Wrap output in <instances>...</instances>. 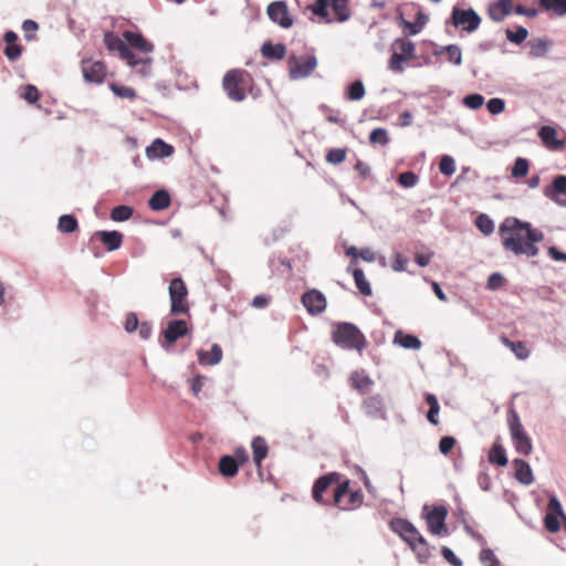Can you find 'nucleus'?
<instances>
[{
	"instance_id": "obj_1",
	"label": "nucleus",
	"mask_w": 566,
	"mask_h": 566,
	"mask_svg": "<svg viewBox=\"0 0 566 566\" xmlns=\"http://www.w3.org/2000/svg\"><path fill=\"white\" fill-rule=\"evenodd\" d=\"M544 240V233L532 227L530 222L515 219L514 226L509 230V235L503 238L502 244L506 251L515 255L536 256L539 249L536 243Z\"/></svg>"
},
{
	"instance_id": "obj_2",
	"label": "nucleus",
	"mask_w": 566,
	"mask_h": 566,
	"mask_svg": "<svg viewBox=\"0 0 566 566\" xmlns=\"http://www.w3.org/2000/svg\"><path fill=\"white\" fill-rule=\"evenodd\" d=\"M348 1L349 0H315V2L307 8L325 23H332L334 21L343 23L352 15Z\"/></svg>"
},
{
	"instance_id": "obj_3",
	"label": "nucleus",
	"mask_w": 566,
	"mask_h": 566,
	"mask_svg": "<svg viewBox=\"0 0 566 566\" xmlns=\"http://www.w3.org/2000/svg\"><path fill=\"white\" fill-rule=\"evenodd\" d=\"M333 342L340 348L346 350H357L361 353L367 340L360 329L353 323H339L332 335Z\"/></svg>"
},
{
	"instance_id": "obj_4",
	"label": "nucleus",
	"mask_w": 566,
	"mask_h": 566,
	"mask_svg": "<svg viewBox=\"0 0 566 566\" xmlns=\"http://www.w3.org/2000/svg\"><path fill=\"white\" fill-rule=\"evenodd\" d=\"M390 52L388 69L394 73H402L407 63L415 57L416 45L408 38H397L390 44Z\"/></svg>"
},
{
	"instance_id": "obj_5",
	"label": "nucleus",
	"mask_w": 566,
	"mask_h": 566,
	"mask_svg": "<svg viewBox=\"0 0 566 566\" xmlns=\"http://www.w3.org/2000/svg\"><path fill=\"white\" fill-rule=\"evenodd\" d=\"M249 73L243 70H230L226 73L222 86L229 97L233 102H242L247 97L245 88L249 84Z\"/></svg>"
},
{
	"instance_id": "obj_6",
	"label": "nucleus",
	"mask_w": 566,
	"mask_h": 566,
	"mask_svg": "<svg viewBox=\"0 0 566 566\" xmlns=\"http://www.w3.org/2000/svg\"><path fill=\"white\" fill-rule=\"evenodd\" d=\"M507 423L515 451L523 455H530L533 451L532 440L514 409H511L507 413Z\"/></svg>"
},
{
	"instance_id": "obj_7",
	"label": "nucleus",
	"mask_w": 566,
	"mask_h": 566,
	"mask_svg": "<svg viewBox=\"0 0 566 566\" xmlns=\"http://www.w3.org/2000/svg\"><path fill=\"white\" fill-rule=\"evenodd\" d=\"M446 23H451L454 28L467 33H473L481 24V17L472 8L461 9L453 7L451 15Z\"/></svg>"
},
{
	"instance_id": "obj_8",
	"label": "nucleus",
	"mask_w": 566,
	"mask_h": 566,
	"mask_svg": "<svg viewBox=\"0 0 566 566\" xmlns=\"http://www.w3.org/2000/svg\"><path fill=\"white\" fill-rule=\"evenodd\" d=\"M333 502L336 506L344 511H350L359 507L363 503V494L360 491L349 489V481L345 480L338 483L334 491Z\"/></svg>"
},
{
	"instance_id": "obj_9",
	"label": "nucleus",
	"mask_w": 566,
	"mask_h": 566,
	"mask_svg": "<svg viewBox=\"0 0 566 566\" xmlns=\"http://www.w3.org/2000/svg\"><path fill=\"white\" fill-rule=\"evenodd\" d=\"M289 75L291 80H301L310 76L317 66V60L313 54H292L287 60Z\"/></svg>"
},
{
	"instance_id": "obj_10",
	"label": "nucleus",
	"mask_w": 566,
	"mask_h": 566,
	"mask_svg": "<svg viewBox=\"0 0 566 566\" xmlns=\"http://www.w3.org/2000/svg\"><path fill=\"white\" fill-rule=\"evenodd\" d=\"M188 289L182 279L171 280L169 284L170 312L174 315L188 314L189 305L187 302Z\"/></svg>"
},
{
	"instance_id": "obj_11",
	"label": "nucleus",
	"mask_w": 566,
	"mask_h": 566,
	"mask_svg": "<svg viewBox=\"0 0 566 566\" xmlns=\"http://www.w3.org/2000/svg\"><path fill=\"white\" fill-rule=\"evenodd\" d=\"M423 513L430 533L438 536H447L449 534L446 526V518L448 515V510L446 506L438 505L432 510H429V507L426 505L423 507Z\"/></svg>"
},
{
	"instance_id": "obj_12",
	"label": "nucleus",
	"mask_w": 566,
	"mask_h": 566,
	"mask_svg": "<svg viewBox=\"0 0 566 566\" xmlns=\"http://www.w3.org/2000/svg\"><path fill=\"white\" fill-rule=\"evenodd\" d=\"M390 528L394 533L398 534L409 546L416 541H420L422 536L417 527L403 518H394L390 522Z\"/></svg>"
},
{
	"instance_id": "obj_13",
	"label": "nucleus",
	"mask_w": 566,
	"mask_h": 566,
	"mask_svg": "<svg viewBox=\"0 0 566 566\" xmlns=\"http://www.w3.org/2000/svg\"><path fill=\"white\" fill-rule=\"evenodd\" d=\"M268 15L270 20L279 24L283 29H289L293 25V19L289 12L287 4L284 1H274L268 7Z\"/></svg>"
},
{
	"instance_id": "obj_14",
	"label": "nucleus",
	"mask_w": 566,
	"mask_h": 566,
	"mask_svg": "<svg viewBox=\"0 0 566 566\" xmlns=\"http://www.w3.org/2000/svg\"><path fill=\"white\" fill-rule=\"evenodd\" d=\"M82 73L85 82L102 84L106 77V66L101 61H82Z\"/></svg>"
},
{
	"instance_id": "obj_15",
	"label": "nucleus",
	"mask_w": 566,
	"mask_h": 566,
	"mask_svg": "<svg viewBox=\"0 0 566 566\" xmlns=\"http://www.w3.org/2000/svg\"><path fill=\"white\" fill-rule=\"evenodd\" d=\"M302 303L311 315H318L326 308L325 295L318 290H310L302 295Z\"/></svg>"
},
{
	"instance_id": "obj_16",
	"label": "nucleus",
	"mask_w": 566,
	"mask_h": 566,
	"mask_svg": "<svg viewBox=\"0 0 566 566\" xmlns=\"http://www.w3.org/2000/svg\"><path fill=\"white\" fill-rule=\"evenodd\" d=\"M339 473L337 472H331L326 475H323L321 478H318L314 485H313V490H312V494H313V499L315 502L317 503H324V500H323V493L332 485V484H335V483H340L339 482Z\"/></svg>"
},
{
	"instance_id": "obj_17",
	"label": "nucleus",
	"mask_w": 566,
	"mask_h": 566,
	"mask_svg": "<svg viewBox=\"0 0 566 566\" xmlns=\"http://www.w3.org/2000/svg\"><path fill=\"white\" fill-rule=\"evenodd\" d=\"M417 8L416 20L413 22L403 19L402 13L399 14V24L408 30L410 35H417L420 33L429 21V17L416 4Z\"/></svg>"
},
{
	"instance_id": "obj_18",
	"label": "nucleus",
	"mask_w": 566,
	"mask_h": 566,
	"mask_svg": "<svg viewBox=\"0 0 566 566\" xmlns=\"http://www.w3.org/2000/svg\"><path fill=\"white\" fill-rule=\"evenodd\" d=\"M188 325L184 319L170 321L163 332L168 344H174L177 339L188 334Z\"/></svg>"
},
{
	"instance_id": "obj_19",
	"label": "nucleus",
	"mask_w": 566,
	"mask_h": 566,
	"mask_svg": "<svg viewBox=\"0 0 566 566\" xmlns=\"http://www.w3.org/2000/svg\"><path fill=\"white\" fill-rule=\"evenodd\" d=\"M363 407L367 416L374 419H386L385 405L379 395L366 398Z\"/></svg>"
},
{
	"instance_id": "obj_20",
	"label": "nucleus",
	"mask_w": 566,
	"mask_h": 566,
	"mask_svg": "<svg viewBox=\"0 0 566 566\" xmlns=\"http://www.w3.org/2000/svg\"><path fill=\"white\" fill-rule=\"evenodd\" d=\"M174 154V147L160 138L155 139L147 148L146 156L148 159H160L169 157Z\"/></svg>"
},
{
	"instance_id": "obj_21",
	"label": "nucleus",
	"mask_w": 566,
	"mask_h": 566,
	"mask_svg": "<svg viewBox=\"0 0 566 566\" xmlns=\"http://www.w3.org/2000/svg\"><path fill=\"white\" fill-rule=\"evenodd\" d=\"M566 193V176H557L551 186L546 187L544 189L545 197L549 198L551 200L555 201L556 203L560 206H566V202L559 200L557 198V195H565Z\"/></svg>"
},
{
	"instance_id": "obj_22",
	"label": "nucleus",
	"mask_w": 566,
	"mask_h": 566,
	"mask_svg": "<svg viewBox=\"0 0 566 566\" xmlns=\"http://www.w3.org/2000/svg\"><path fill=\"white\" fill-rule=\"evenodd\" d=\"M514 476L523 485H531L534 482V475L531 465L523 459H514Z\"/></svg>"
},
{
	"instance_id": "obj_23",
	"label": "nucleus",
	"mask_w": 566,
	"mask_h": 566,
	"mask_svg": "<svg viewBox=\"0 0 566 566\" xmlns=\"http://www.w3.org/2000/svg\"><path fill=\"white\" fill-rule=\"evenodd\" d=\"M222 348L218 344L211 346L210 352L199 349L197 352L198 363L202 366H214L222 359Z\"/></svg>"
},
{
	"instance_id": "obj_24",
	"label": "nucleus",
	"mask_w": 566,
	"mask_h": 566,
	"mask_svg": "<svg viewBox=\"0 0 566 566\" xmlns=\"http://www.w3.org/2000/svg\"><path fill=\"white\" fill-rule=\"evenodd\" d=\"M556 135V129L548 125L542 126L538 130V137L543 144L553 150L560 149L563 146H565V142L557 139Z\"/></svg>"
},
{
	"instance_id": "obj_25",
	"label": "nucleus",
	"mask_w": 566,
	"mask_h": 566,
	"mask_svg": "<svg viewBox=\"0 0 566 566\" xmlns=\"http://www.w3.org/2000/svg\"><path fill=\"white\" fill-rule=\"evenodd\" d=\"M512 10V0H499L489 7V17L495 22H501L511 14Z\"/></svg>"
},
{
	"instance_id": "obj_26",
	"label": "nucleus",
	"mask_w": 566,
	"mask_h": 566,
	"mask_svg": "<svg viewBox=\"0 0 566 566\" xmlns=\"http://www.w3.org/2000/svg\"><path fill=\"white\" fill-rule=\"evenodd\" d=\"M97 237L108 251H115L120 248L123 242V234L118 231H96Z\"/></svg>"
},
{
	"instance_id": "obj_27",
	"label": "nucleus",
	"mask_w": 566,
	"mask_h": 566,
	"mask_svg": "<svg viewBox=\"0 0 566 566\" xmlns=\"http://www.w3.org/2000/svg\"><path fill=\"white\" fill-rule=\"evenodd\" d=\"M124 38L128 44L142 52H151L154 46L142 34L132 31L124 32Z\"/></svg>"
},
{
	"instance_id": "obj_28",
	"label": "nucleus",
	"mask_w": 566,
	"mask_h": 566,
	"mask_svg": "<svg viewBox=\"0 0 566 566\" xmlns=\"http://www.w3.org/2000/svg\"><path fill=\"white\" fill-rule=\"evenodd\" d=\"M440 54H446L447 60L453 65L459 66L462 64V51L460 46L457 44L440 46L438 50L434 51V55Z\"/></svg>"
},
{
	"instance_id": "obj_29",
	"label": "nucleus",
	"mask_w": 566,
	"mask_h": 566,
	"mask_svg": "<svg viewBox=\"0 0 566 566\" xmlns=\"http://www.w3.org/2000/svg\"><path fill=\"white\" fill-rule=\"evenodd\" d=\"M252 451L254 463L259 469H261L262 461L266 458L269 451L265 439L262 437H255L252 441Z\"/></svg>"
},
{
	"instance_id": "obj_30",
	"label": "nucleus",
	"mask_w": 566,
	"mask_h": 566,
	"mask_svg": "<svg viewBox=\"0 0 566 566\" xmlns=\"http://www.w3.org/2000/svg\"><path fill=\"white\" fill-rule=\"evenodd\" d=\"M394 343L406 349L417 350L421 348V340L417 336L403 334L401 331L396 332Z\"/></svg>"
},
{
	"instance_id": "obj_31",
	"label": "nucleus",
	"mask_w": 566,
	"mask_h": 566,
	"mask_svg": "<svg viewBox=\"0 0 566 566\" xmlns=\"http://www.w3.org/2000/svg\"><path fill=\"white\" fill-rule=\"evenodd\" d=\"M552 42L547 39H533L528 42L530 55L532 57H543L548 52Z\"/></svg>"
},
{
	"instance_id": "obj_32",
	"label": "nucleus",
	"mask_w": 566,
	"mask_h": 566,
	"mask_svg": "<svg viewBox=\"0 0 566 566\" xmlns=\"http://www.w3.org/2000/svg\"><path fill=\"white\" fill-rule=\"evenodd\" d=\"M238 461L231 455H223L219 461V471L226 478H232L238 473Z\"/></svg>"
},
{
	"instance_id": "obj_33",
	"label": "nucleus",
	"mask_w": 566,
	"mask_h": 566,
	"mask_svg": "<svg viewBox=\"0 0 566 566\" xmlns=\"http://www.w3.org/2000/svg\"><path fill=\"white\" fill-rule=\"evenodd\" d=\"M261 51L265 57L272 60H282L286 54V48L282 43L272 44L271 42H265Z\"/></svg>"
},
{
	"instance_id": "obj_34",
	"label": "nucleus",
	"mask_w": 566,
	"mask_h": 566,
	"mask_svg": "<svg viewBox=\"0 0 566 566\" xmlns=\"http://www.w3.org/2000/svg\"><path fill=\"white\" fill-rule=\"evenodd\" d=\"M150 209L160 211L170 205V196L166 190L156 191L148 201Z\"/></svg>"
},
{
	"instance_id": "obj_35",
	"label": "nucleus",
	"mask_w": 566,
	"mask_h": 566,
	"mask_svg": "<svg viewBox=\"0 0 566 566\" xmlns=\"http://www.w3.org/2000/svg\"><path fill=\"white\" fill-rule=\"evenodd\" d=\"M104 42H105L106 48L109 51L118 52L119 56L123 53H127L128 45L118 35L114 34L113 32H107L104 35Z\"/></svg>"
},
{
	"instance_id": "obj_36",
	"label": "nucleus",
	"mask_w": 566,
	"mask_h": 566,
	"mask_svg": "<svg viewBox=\"0 0 566 566\" xmlns=\"http://www.w3.org/2000/svg\"><path fill=\"white\" fill-rule=\"evenodd\" d=\"M541 8L555 15H566V0H538Z\"/></svg>"
},
{
	"instance_id": "obj_37",
	"label": "nucleus",
	"mask_w": 566,
	"mask_h": 566,
	"mask_svg": "<svg viewBox=\"0 0 566 566\" xmlns=\"http://www.w3.org/2000/svg\"><path fill=\"white\" fill-rule=\"evenodd\" d=\"M353 277H354L356 287L359 290V292L365 296H370L371 295V286L368 282V280L366 279L364 271L359 268L354 269Z\"/></svg>"
},
{
	"instance_id": "obj_38",
	"label": "nucleus",
	"mask_w": 566,
	"mask_h": 566,
	"mask_svg": "<svg viewBox=\"0 0 566 566\" xmlns=\"http://www.w3.org/2000/svg\"><path fill=\"white\" fill-rule=\"evenodd\" d=\"M365 86L361 81L350 83L345 93V98L348 101H360L365 96Z\"/></svg>"
},
{
	"instance_id": "obj_39",
	"label": "nucleus",
	"mask_w": 566,
	"mask_h": 566,
	"mask_svg": "<svg viewBox=\"0 0 566 566\" xmlns=\"http://www.w3.org/2000/svg\"><path fill=\"white\" fill-rule=\"evenodd\" d=\"M426 401L429 405V411L427 413V419L430 423H432L433 426H437L439 423L438 418H437L438 413L440 411L439 401L433 394H427Z\"/></svg>"
},
{
	"instance_id": "obj_40",
	"label": "nucleus",
	"mask_w": 566,
	"mask_h": 566,
	"mask_svg": "<svg viewBox=\"0 0 566 566\" xmlns=\"http://www.w3.org/2000/svg\"><path fill=\"white\" fill-rule=\"evenodd\" d=\"M77 227V220L72 214H63L59 218L57 229L62 233H72Z\"/></svg>"
},
{
	"instance_id": "obj_41",
	"label": "nucleus",
	"mask_w": 566,
	"mask_h": 566,
	"mask_svg": "<svg viewBox=\"0 0 566 566\" xmlns=\"http://www.w3.org/2000/svg\"><path fill=\"white\" fill-rule=\"evenodd\" d=\"M489 461L500 467H505L507 464L505 449L500 444H494L489 452Z\"/></svg>"
},
{
	"instance_id": "obj_42",
	"label": "nucleus",
	"mask_w": 566,
	"mask_h": 566,
	"mask_svg": "<svg viewBox=\"0 0 566 566\" xmlns=\"http://www.w3.org/2000/svg\"><path fill=\"white\" fill-rule=\"evenodd\" d=\"M410 548L417 554V557L421 563L426 562L430 557V547L423 536L420 541H416L410 545Z\"/></svg>"
},
{
	"instance_id": "obj_43",
	"label": "nucleus",
	"mask_w": 566,
	"mask_h": 566,
	"mask_svg": "<svg viewBox=\"0 0 566 566\" xmlns=\"http://www.w3.org/2000/svg\"><path fill=\"white\" fill-rule=\"evenodd\" d=\"M133 212L134 210L129 206H116L111 211V219L116 222H123L128 220L133 216Z\"/></svg>"
},
{
	"instance_id": "obj_44",
	"label": "nucleus",
	"mask_w": 566,
	"mask_h": 566,
	"mask_svg": "<svg viewBox=\"0 0 566 566\" xmlns=\"http://www.w3.org/2000/svg\"><path fill=\"white\" fill-rule=\"evenodd\" d=\"M350 381L354 388L363 391L373 385V380L365 374L355 371L350 377Z\"/></svg>"
},
{
	"instance_id": "obj_45",
	"label": "nucleus",
	"mask_w": 566,
	"mask_h": 566,
	"mask_svg": "<svg viewBox=\"0 0 566 566\" xmlns=\"http://www.w3.org/2000/svg\"><path fill=\"white\" fill-rule=\"evenodd\" d=\"M505 345L514 353L518 359H526L530 356V350L523 342H512L504 338Z\"/></svg>"
},
{
	"instance_id": "obj_46",
	"label": "nucleus",
	"mask_w": 566,
	"mask_h": 566,
	"mask_svg": "<svg viewBox=\"0 0 566 566\" xmlns=\"http://www.w3.org/2000/svg\"><path fill=\"white\" fill-rule=\"evenodd\" d=\"M530 169V163L526 158L517 157L512 167L511 175L514 178H523L527 175Z\"/></svg>"
},
{
	"instance_id": "obj_47",
	"label": "nucleus",
	"mask_w": 566,
	"mask_h": 566,
	"mask_svg": "<svg viewBox=\"0 0 566 566\" xmlns=\"http://www.w3.org/2000/svg\"><path fill=\"white\" fill-rule=\"evenodd\" d=\"M505 35L510 42L518 45L526 40L528 31L524 27H517L516 30L507 29Z\"/></svg>"
},
{
	"instance_id": "obj_48",
	"label": "nucleus",
	"mask_w": 566,
	"mask_h": 566,
	"mask_svg": "<svg viewBox=\"0 0 566 566\" xmlns=\"http://www.w3.org/2000/svg\"><path fill=\"white\" fill-rule=\"evenodd\" d=\"M109 88L117 97L126 99H134L136 97V92L133 87L112 83Z\"/></svg>"
},
{
	"instance_id": "obj_49",
	"label": "nucleus",
	"mask_w": 566,
	"mask_h": 566,
	"mask_svg": "<svg viewBox=\"0 0 566 566\" xmlns=\"http://www.w3.org/2000/svg\"><path fill=\"white\" fill-rule=\"evenodd\" d=\"M475 226L485 235H489L494 231V223L492 219L483 213L475 219Z\"/></svg>"
},
{
	"instance_id": "obj_50",
	"label": "nucleus",
	"mask_w": 566,
	"mask_h": 566,
	"mask_svg": "<svg viewBox=\"0 0 566 566\" xmlns=\"http://www.w3.org/2000/svg\"><path fill=\"white\" fill-rule=\"evenodd\" d=\"M439 169L440 172L443 174L444 176H452L455 172L454 159L449 155L442 156L439 164Z\"/></svg>"
},
{
	"instance_id": "obj_51",
	"label": "nucleus",
	"mask_w": 566,
	"mask_h": 566,
	"mask_svg": "<svg viewBox=\"0 0 566 566\" xmlns=\"http://www.w3.org/2000/svg\"><path fill=\"white\" fill-rule=\"evenodd\" d=\"M419 181V177L413 171L401 172L398 177V184L403 188H412Z\"/></svg>"
},
{
	"instance_id": "obj_52",
	"label": "nucleus",
	"mask_w": 566,
	"mask_h": 566,
	"mask_svg": "<svg viewBox=\"0 0 566 566\" xmlns=\"http://www.w3.org/2000/svg\"><path fill=\"white\" fill-rule=\"evenodd\" d=\"M369 140L373 144H380L385 146L389 143L388 133L385 128H375L369 135Z\"/></svg>"
},
{
	"instance_id": "obj_53",
	"label": "nucleus",
	"mask_w": 566,
	"mask_h": 566,
	"mask_svg": "<svg viewBox=\"0 0 566 566\" xmlns=\"http://www.w3.org/2000/svg\"><path fill=\"white\" fill-rule=\"evenodd\" d=\"M480 562L484 566H500V560L494 554V552L490 548H484L480 553Z\"/></svg>"
},
{
	"instance_id": "obj_54",
	"label": "nucleus",
	"mask_w": 566,
	"mask_h": 566,
	"mask_svg": "<svg viewBox=\"0 0 566 566\" xmlns=\"http://www.w3.org/2000/svg\"><path fill=\"white\" fill-rule=\"evenodd\" d=\"M20 97L27 101L30 104L36 103L39 99V91L34 85H25L22 87V92L20 93Z\"/></svg>"
},
{
	"instance_id": "obj_55",
	"label": "nucleus",
	"mask_w": 566,
	"mask_h": 566,
	"mask_svg": "<svg viewBox=\"0 0 566 566\" xmlns=\"http://www.w3.org/2000/svg\"><path fill=\"white\" fill-rule=\"evenodd\" d=\"M462 103L471 109H478L484 104V97L481 94H470L463 98Z\"/></svg>"
},
{
	"instance_id": "obj_56",
	"label": "nucleus",
	"mask_w": 566,
	"mask_h": 566,
	"mask_svg": "<svg viewBox=\"0 0 566 566\" xmlns=\"http://www.w3.org/2000/svg\"><path fill=\"white\" fill-rule=\"evenodd\" d=\"M548 514H556L560 517L566 518V515L564 514L563 506L560 504V501L558 497L553 494L549 496L548 504H547Z\"/></svg>"
},
{
	"instance_id": "obj_57",
	"label": "nucleus",
	"mask_w": 566,
	"mask_h": 566,
	"mask_svg": "<svg viewBox=\"0 0 566 566\" xmlns=\"http://www.w3.org/2000/svg\"><path fill=\"white\" fill-rule=\"evenodd\" d=\"M346 150L343 148L331 149L326 155V160L331 164L337 165L345 160Z\"/></svg>"
},
{
	"instance_id": "obj_58",
	"label": "nucleus",
	"mask_w": 566,
	"mask_h": 566,
	"mask_svg": "<svg viewBox=\"0 0 566 566\" xmlns=\"http://www.w3.org/2000/svg\"><path fill=\"white\" fill-rule=\"evenodd\" d=\"M558 517H560L559 515H556V514H546L545 517H544V525H545V528L547 531H549L551 533H556L559 531L560 528V524L558 522Z\"/></svg>"
},
{
	"instance_id": "obj_59",
	"label": "nucleus",
	"mask_w": 566,
	"mask_h": 566,
	"mask_svg": "<svg viewBox=\"0 0 566 566\" xmlns=\"http://www.w3.org/2000/svg\"><path fill=\"white\" fill-rule=\"evenodd\" d=\"M486 108L493 115L501 114L505 108V102L499 97L491 98L486 103Z\"/></svg>"
},
{
	"instance_id": "obj_60",
	"label": "nucleus",
	"mask_w": 566,
	"mask_h": 566,
	"mask_svg": "<svg viewBox=\"0 0 566 566\" xmlns=\"http://www.w3.org/2000/svg\"><path fill=\"white\" fill-rule=\"evenodd\" d=\"M408 259L401 253L397 252L394 255L391 268L395 272H403L407 270Z\"/></svg>"
},
{
	"instance_id": "obj_61",
	"label": "nucleus",
	"mask_w": 566,
	"mask_h": 566,
	"mask_svg": "<svg viewBox=\"0 0 566 566\" xmlns=\"http://www.w3.org/2000/svg\"><path fill=\"white\" fill-rule=\"evenodd\" d=\"M39 25L35 21L33 20H24L23 23H22V30L24 31L25 33V39L27 40H33L35 38V31L38 30Z\"/></svg>"
},
{
	"instance_id": "obj_62",
	"label": "nucleus",
	"mask_w": 566,
	"mask_h": 566,
	"mask_svg": "<svg viewBox=\"0 0 566 566\" xmlns=\"http://www.w3.org/2000/svg\"><path fill=\"white\" fill-rule=\"evenodd\" d=\"M455 443L457 440L453 437H443L439 442V450L443 455H447L454 448Z\"/></svg>"
},
{
	"instance_id": "obj_63",
	"label": "nucleus",
	"mask_w": 566,
	"mask_h": 566,
	"mask_svg": "<svg viewBox=\"0 0 566 566\" xmlns=\"http://www.w3.org/2000/svg\"><path fill=\"white\" fill-rule=\"evenodd\" d=\"M22 48L17 43L7 44L4 49V55L10 60L14 61L20 57Z\"/></svg>"
},
{
	"instance_id": "obj_64",
	"label": "nucleus",
	"mask_w": 566,
	"mask_h": 566,
	"mask_svg": "<svg viewBox=\"0 0 566 566\" xmlns=\"http://www.w3.org/2000/svg\"><path fill=\"white\" fill-rule=\"evenodd\" d=\"M442 556L444 559L452 566H462L461 559L453 553L449 547H442L441 549Z\"/></svg>"
}]
</instances>
